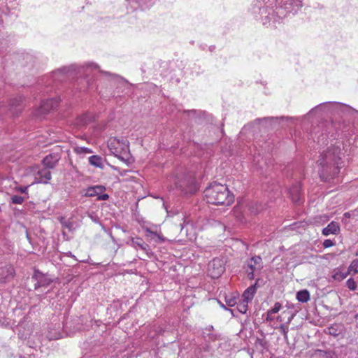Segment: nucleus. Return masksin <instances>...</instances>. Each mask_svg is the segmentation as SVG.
Instances as JSON below:
<instances>
[{"label": "nucleus", "mask_w": 358, "mask_h": 358, "mask_svg": "<svg viewBox=\"0 0 358 358\" xmlns=\"http://www.w3.org/2000/svg\"><path fill=\"white\" fill-rule=\"evenodd\" d=\"M33 278L37 281L34 285L35 289H38L40 287L47 286L50 283V280L39 271H35Z\"/></svg>", "instance_id": "obj_13"}, {"label": "nucleus", "mask_w": 358, "mask_h": 358, "mask_svg": "<svg viewBox=\"0 0 358 358\" xmlns=\"http://www.w3.org/2000/svg\"><path fill=\"white\" fill-rule=\"evenodd\" d=\"M335 245V242L333 241L332 240H330V239H326L324 240V241L323 242V246L325 248H330L331 246H334Z\"/></svg>", "instance_id": "obj_34"}, {"label": "nucleus", "mask_w": 358, "mask_h": 358, "mask_svg": "<svg viewBox=\"0 0 358 358\" xmlns=\"http://www.w3.org/2000/svg\"><path fill=\"white\" fill-rule=\"evenodd\" d=\"M204 198L209 203L215 205H231L234 196L230 193L225 185L214 182L206 188L203 192Z\"/></svg>", "instance_id": "obj_3"}, {"label": "nucleus", "mask_w": 358, "mask_h": 358, "mask_svg": "<svg viewBox=\"0 0 358 358\" xmlns=\"http://www.w3.org/2000/svg\"><path fill=\"white\" fill-rule=\"evenodd\" d=\"M289 194L292 200L298 203L301 201V185L299 183L294 185L289 189Z\"/></svg>", "instance_id": "obj_15"}, {"label": "nucleus", "mask_w": 358, "mask_h": 358, "mask_svg": "<svg viewBox=\"0 0 358 358\" xmlns=\"http://www.w3.org/2000/svg\"><path fill=\"white\" fill-rule=\"evenodd\" d=\"M15 272L13 266L7 264L0 270V282H7L11 280L15 276Z\"/></svg>", "instance_id": "obj_11"}, {"label": "nucleus", "mask_w": 358, "mask_h": 358, "mask_svg": "<svg viewBox=\"0 0 358 358\" xmlns=\"http://www.w3.org/2000/svg\"><path fill=\"white\" fill-rule=\"evenodd\" d=\"M292 320V316H291L290 317H289L288 319V321L285 324H287L289 325V324L290 323L291 320Z\"/></svg>", "instance_id": "obj_43"}, {"label": "nucleus", "mask_w": 358, "mask_h": 358, "mask_svg": "<svg viewBox=\"0 0 358 358\" xmlns=\"http://www.w3.org/2000/svg\"><path fill=\"white\" fill-rule=\"evenodd\" d=\"M324 104H325V103H322V104H320V105H319V106H316L315 108H313V109L310 110V113H311L312 111H313L314 110H317V109H318V108H320L322 107L323 106H324Z\"/></svg>", "instance_id": "obj_42"}, {"label": "nucleus", "mask_w": 358, "mask_h": 358, "mask_svg": "<svg viewBox=\"0 0 358 358\" xmlns=\"http://www.w3.org/2000/svg\"><path fill=\"white\" fill-rule=\"evenodd\" d=\"M273 314H270L269 312H266V320L267 322H272L274 320Z\"/></svg>", "instance_id": "obj_38"}, {"label": "nucleus", "mask_w": 358, "mask_h": 358, "mask_svg": "<svg viewBox=\"0 0 358 358\" xmlns=\"http://www.w3.org/2000/svg\"><path fill=\"white\" fill-rule=\"evenodd\" d=\"M91 120H92V115L86 113V114L83 115L82 116H80L78 118V124L79 126H83V125L88 124Z\"/></svg>", "instance_id": "obj_25"}, {"label": "nucleus", "mask_w": 358, "mask_h": 358, "mask_svg": "<svg viewBox=\"0 0 358 358\" xmlns=\"http://www.w3.org/2000/svg\"><path fill=\"white\" fill-rule=\"evenodd\" d=\"M225 267L222 259L215 258L209 262L208 271L212 278H218L224 271Z\"/></svg>", "instance_id": "obj_5"}, {"label": "nucleus", "mask_w": 358, "mask_h": 358, "mask_svg": "<svg viewBox=\"0 0 358 358\" xmlns=\"http://www.w3.org/2000/svg\"><path fill=\"white\" fill-rule=\"evenodd\" d=\"M281 304L279 302L275 303L273 307L268 310V312L270 313V314H275L280 311L281 309Z\"/></svg>", "instance_id": "obj_32"}, {"label": "nucleus", "mask_w": 358, "mask_h": 358, "mask_svg": "<svg viewBox=\"0 0 358 358\" xmlns=\"http://www.w3.org/2000/svg\"><path fill=\"white\" fill-rule=\"evenodd\" d=\"M226 301L229 306H234L236 303L234 299H227Z\"/></svg>", "instance_id": "obj_39"}, {"label": "nucleus", "mask_w": 358, "mask_h": 358, "mask_svg": "<svg viewBox=\"0 0 358 358\" xmlns=\"http://www.w3.org/2000/svg\"><path fill=\"white\" fill-rule=\"evenodd\" d=\"M276 320H277V321H278V322H282V317L279 315V316H278V317H276Z\"/></svg>", "instance_id": "obj_44"}, {"label": "nucleus", "mask_w": 358, "mask_h": 358, "mask_svg": "<svg viewBox=\"0 0 358 358\" xmlns=\"http://www.w3.org/2000/svg\"><path fill=\"white\" fill-rule=\"evenodd\" d=\"M346 286L351 291H355L357 288V282L355 281L353 278H349L346 281Z\"/></svg>", "instance_id": "obj_29"}, {"label": "nucleus", "mask_w": 358, "mask_h": 358, "mask_svg": "<svg viewBox=\"0 0 358 358\" xmlns=\"http://www.w3.org/2000/svg\"><path fill=\"white\" fill-rule=\"evenodd\" d=\"M108 146L111 152L115 156L125 153L129 150V142L125 138H111L108 141Z\"/></svg>", "instance_id": "obj_4"}, {"label": "nucleus", "mask_w": 358, "mask_h": 358, "mask_svg": "<svg viewBox=\"0 0 358 358\" xmlns=\"http://www.w3.org/2000/svg\"><path fill=\"white\" fill-rule=\"evenodd\" d=\"M168 181L170 183L172 182H174V187H173L171 184L170 185L171 189H178L185 194H187L188 192H191V190L187 188V185L192 182L189 178H187L186 177L182 176L181 179H180L178 176H171L168 178Z\"/></svg>", "instance_id": "obj_6"}, {"label": "nucleus", "mask_w": 358, "mask_h": 358, "mask_svg": "<svg viewBox=\"0 0 358 358\" xmlns=\"http://www.w3.org/2000/svg\"><path fill=\"white\" fill-rule=\"evenodd\" d=\"M296 299L300 302H307L310 299L309 292L306 289L299 291L296 294Z\"/></svg>", "instance_id": "obj_23"}, {"label": "nucleus", "mask_w": 358, "mask_h": 358, "mask_svg": "<svg viewBox=\"0 0 358 358\" xmlns=\"http://www.w3.org/2000/svg\"><path fill=\"white\" fill-rule=\"evenodd\" d=\"M257 282L255 285H252L248 287L242 295V299L245 300L246 302H250L252 300L255 294L257 291Z\"/></svg>", "instance_id": "obj_17"}, {"label": "nucleus", "mask_w": 358, "mask_h": 358, "mask_svg": "<svg viewBox=\"0 0 358 358\" xmlns=\"http://www.w3.org/2000/svg\"><path fill=\"white\" fill-rule=\"evenodd\" d=\"M106 189V187L103 185L91 186L85 189V196L87 197L96 196L98 197L99 194L105 192Z\"/></svg>", "instance_id": "obj_14"}, {"label": "nucleus", "mask_w": 358, "mask_h": 358, "mask_svg": "<svg viewBox=\"0 0 358 358\" xmlns=\"http://www.w3.org/2000/svg\"><path fill=\"white\" fill-rule=\"evenodd\" d=\"M89 163L97 168L103 169V159L100 156L98 155H92L89 157Z\"/></svg>", "instance_id": "obj_20"}, {"label": "nucleus", "mask_w": 358, "mask_h": 358, "mask_svg": "<svg viewBox=\"0 0 358 358\" xmlns=\"http://www.w3.org/2000/svg\"><path fill=\"white\" fill-rule=\"evenodd\" d=\"M63 226L68 229L69 230H71L73 229V224L70 221H64L62 222Z\"/></svg>", "instance_id": "obj_37"}, {"label": "nucleus", "mask_w": 358, "mask_h": 358, "mask_svg": "<svg viewBox=\"0 0 358 358\" xmlns=\"http://www.w3.org/2000/svg\"><path fill=\"white\" fill-rule=\"evenodd\" d=\"M109 198V195L107 194H99L98 197H97V200L98 201H106L108 200Z\"/></svg>", "instance_id": "obj_36"}, {"label": "nucleus", "mask_w": 358, "mask_h": 358, "mask_svg": "<svg viewBox=\"0 0 358 358\" xmlns=\"http://www.w3.org/2000/svg\"><path fill=\"white\" fill-rule=\"evenodd\" d=\"M29 185L28 186H24V187H19V191L22 193H26L27 189H28V187H29Z\"/></svg>", "instance_id": "obj_41"}, {"label": "nucleus", "mask_w": 358, "mask_h": 358, "mask_svg": "<svg viewBox=\"0 0 358 358\" xmlns=\"http://www.w3.org/2000/svg\"><path fill=\"white\" fill-rule=\"evenodd\" d=\"M348 274L355 275L358 273V259H354L348 268Z\"/></svg>", "instance_id": "obj_24"}, {"label": "nucleus", "mask_w": 358, "mask_h": 358, "mask_svg": "<svg viewBox=\"0 0 358 358\" xmlns=\"http://www.w3.org/2000/svg\"><path fill=\"white\" fill-rule=\"evenodd\" d=\"M348 275L347 271L343 272L341 268H336L332 271L331 278L337 282H341Z\"/></svg>", "instance_id": "obj_18"}, {"label": "nucleus", "mask_w": 358, "mask_h": 358, "mask_svg": "<svg viewBox=\"0 0 358 358\" xmlns=\"http://www.w3.org/2000/svg\"><path fill=\"white\" fill-rule=\"evenodd\" d=\"M53 338H54V339H57V338H59V337H57V336H55V337H50V339H53Z\"/></svg>", "instance_id": "obj_46"}, {"label": "nucleus", "mask_w": 358, "mask_h": 358, "mask_svg": "<svg viewBox=\"0 0 358 358\" xmlns=\"http://www.w3.org/2000/svg\"><path fill=\"white\" fill-rule=\"evenodd\" d=\"M74 152L78 155H85L92 152L90 149L85 147H76L74 148Z\"/></svg>", "instance_id": "obj_28"}, {"label": "nucleus", "mask_w": 358, "mask_h": 358, "mask_svg": "<svg viewBox=\"0 0 358 358\" xmlns=\"http://www.w3.org/2000/svg\"><path fill=\"white\" fill-rule=\"evenodd\" d=\"M337 328H338L337 324H334V325L331 326L329 328V334L334 336H338L339 334V332H338V330Z\"/></svg>", "instance_id": "obj_33"}, {"label": "nucleus", "mask_w": 358, "mask_h": 358, "mask_svg": "<svg viewBox=\"0 0 358 358\" xmlns=\"http://www.w3.org/2000/svg\"><path fill=\"white\" fill-rule=\"evenodd\" d=\"M73 68V66H65L62 69H59L53 72V76L55 79L57 80H62L60 76H64L65 74L69 73V72Z\"/></svg>", "instance_id": "obj_21"}, {"label": "nucleus", "mask_w": 358, "mask_h": 358, "mask_svg": "<svg viewBox=\"0 0 358 358\" xmlns=\"http://www.w3.org/2000/svg\"><path fill=\"white\" fill-rule=\"evenodd\" d=\"M27 171L29 172H37L38 177H35L34 180L31 182V185L34 183H48L51 179V173L48 169L37 170L36 167H29Z\"/></svg>", "instance_id": "obj_7"}, {"label": "nucleus", "mask_w": 358, "mask_h": 358, "mask_svg": "<svg viewBox=\"0 0 358 358\" xmlns=\"http://www.w3.org/2000/svg\"><path fill=\"white\" fill-rule=\"evenodd\" d=\"M22 100L23 98L21 96L15 98L9 105L10 110H11L14 106L17 107V106H20V103L22 102Z\"/></svg>", "instance_id": "obj_30"}, {"label": "nucleus", "mask_w": 358, "mask_h": 358, "mask_svg": "<svg viewBox=\"0 0 358 358\" xmlns=\"http://www.w3.org/2000/svg\"><path fill=\"white\" fill-rule=\"evenodd\" d=\"M130 245L136 250H141L145 254L147 257L150 258L154 255L150 246L139 237L132 238Z\"/></svg>", "instance_id": "obj_9"}, {"label": "nucleus", "mask_w": 358, "mask_h": 358, "mask_svg": "<svg viewBox=\"0 0 358 358\" xmlns=\"http://www.w3.org/2000/svg\"><path fill=\"white\" fill-rule=\"evenodd\" d=\"M279 330L280 331V333L282 334L283 337H284V340L285 341H288V331H289V327L287 324H281L280 327H279Z\"/></svg>", "instance_id": "obj_26"}, {"label": "nucleus", "mask_w": 358, "mask_h": 358, "mask_svg": "<svg viewBox=\"0 0 358 358\" xmlns=\"http://www.w3.org/2000/svg\"><path fill=\"white\" fill-rule=\"evenodd\" d=\"M145 232L146 236H153L154 237H155L157 238V240H155L156 242L162 243L165 241V238H164V236L160 233H158L157 231H153L150 228H146Z\"/></svg>", "instance_id": "obj_22"}, {"label": "nucleus", "mask_w": 358, "mask_h": 358, "mask_svg": "<svg viewBox=\"0 0 358 358\" xmlns=\"http://www.w3.org/2000/svg\"><path fill=\"white\" fill-rule=\"evenodd\" d=\"M86 66H87V68H90H90H92V69H97V68H98V65H97V64H94V63H92H92H87V64H86Z\"/></svg>", "instance_id": "obj_40"}, {"label": "nucleus", "mask_w": 358, "mask_h": 358, "mask_svg": "<svg viewBox=\"0 0 358 358\" xmlns=\"http://www.w3.org/2000/svg\"><path fill=\"white\" fill-rule=\"evenodd\" d=\"M327 141L326 136H324L323 134L321 136H317V141L319 144H324L325 141Z\"/></svg>", "instance_id": "obj_35"}, {"label": "nucleus", "mask_w": 358, "mask_h": 358, "mask_svg": "<svg viewBox=\"0 0 358 358\" xmlns=\"http://www.w3.org/2000/svg\"><path fill=\"white\" fill-rule=\"evenodd\" d=\"M58 106V101L55 99H50L43 101L40 106L38 115H43L51 110L55 109Z\"/></svg>", "instance_id": "obj_12"}, {"label": "nucleus", "mask_w": 358, "mask_h": 358, "mask_svg": "<svg viewBox=\"0 0 358 358\" xmlns=\"http://www.w3.org/2000/svg\"><path fill=\"white\" fill-rule=\"evenodd\" d=\"M132 10H144L150 8L153 4V0H126Z\"/></svg>", "instance_id": "obj_10"}, {"label": "nucleus", "mask_w": 358, "mask_h": 358, "mask_svg": "<svg viewBox=\"0 0 358 358\" xmlns=\"http://www.w3.org/2000/svg\"><path fill=\"white\" fill-rule=\"evenodd\" d=\"M332 104H334V105H343L342 103H336V102H334V103H331Z\"/></svg>", "instance_id": "obj_45"}, {"label": "nucleus", "mask_w": 358, "mask_h": 358, "mask_svg": "<svg viewBox=\"0 0 358 358\" xmlns=\"http://www.w3.org/2000/svg\"><path fill=\"white\" fill-rule=\"evenodd\" d=\"M303 0H254L250 12L266 27L273 28L289 14H296Z\"/></svg>", "instance_id": "obj_1"}, {"label": "nucleus", "mask_w": 358, "mask_h": 358, "mask_svg": "<svg viewBox=\"0 0 358 358\" xmlns=\"http://www.w3.org/2000/svg\"><path fill=\"white\" fill-rule=\"evenodd\" d=\"M262 268V258L259 256L252 257L248 262V277L253 279L256 271H260Z\"/></svg>", "instance_id": "obj_8"}, {"label": "nucleus", "mask_w": 358, "mask_h": 358, "mask_svg": "<svg viewBox=\"0 0 358 358\" xmlns=\"http://www.w3.org/2000/svg\"><path fill=\"white\" fill-rule=\"evenodd\" d=\"M58 162V158L56 156L50 155L46 156L43 160V165L48 169H52L55 166L56 164Z\"/></svg>", "instance_id": "obj_19"}, {"label": "nucleus", "mask_w": 358, "mask_h": 358, "mask_svg": "<svg viewBox=\"0 0 358 358\" xmlns=\"http://www.w3.org/2000/svg\"><path fill=\"white\" fill-rule=\"evenodd\" d=\"M271 358H279V357H271Z\"/></svg>", "instance_id": "obj_49"}, {"label": "nucleus", "mask_w": 358, "mask_h": 358, "mask_svg": "<svg viewBox=\"0 0 358 358\" xmlns=\"http://www.w3.org/2000/svg\"><path fill=\"white\" fill-rule=\"evenodd\" d=\"M356 256H358V250L356 252Z\"/></svg>", "instance_id": "obj_48"}, {"label": "nucleus", "mask_w": 358, "mask_h": 358, "mask_svg": "<svg viewBox=\"0 0 358 358\" xmlns=\"http://www.w3.org/2000/svg\"><path fill=\"white\" fill-rule=\"evenodd\" d=\"M12 203L15 204H21L24 201V198L18 196V195H14L11 197Z\"/></svg>", "instance_id": "obj_31"}, {"label": "nucleus", "mask_w": 358, "mask_h": 358, "mask_svg": "<svg viewBox=\"0 0 358 358\" xmlns=\"http://www.w3.org/2000/svg\"><path fill=\"white\" fill-rule=\"evenodd\" d=\"M341 155V148L338 145L331 146L322 153L317 164L319 175L322 180L329 181L338 174Z\"/></svg>", "instance_id": "obj_2"}, {"label": "nucleus", "mask_w": 358, "mask_h": 358, "mask_svg": "<svg viewBox=\"0 0 358 358\" xmlns=\"http://www.w3.org/2000/svg\"><path fill=\"white\" fill-rule=\"evenodd\" d=\"M345 215L347 217L348 215V213H345Z\"/></svg>", "instance_id": "obj_47"}, {"label": "nucleus", "mask_w": 358, "mask_h": 358, "mask_svg": "<svg viewBox=\"0 0 358 358\" xmlns=\"http://www.w3.org/2000/svg\"><path fill=\"white\" fill-rule=\"evenodd\" d=\"M248 303L245 300L241 299V301L238 304L237 308L241 313H245L248 310Z\"/></svg>", "instance_id": "obj_27"}, {"label": "nucleus", "mask_w": 358, "mask_h": 358, "mask_svg": "<svg viewBox=\"0 0 358 358\" xmlns=\"http://www.w3.org/2000/svg\"><path fill=\"white\" fill-rule=\"evenodd\" d=\"M340 231V227L336 222H330L325 228L322 229V234L329 236L330 234H337Z\"/></svg>", "instance_id": "obj_16"}]
</instances>
